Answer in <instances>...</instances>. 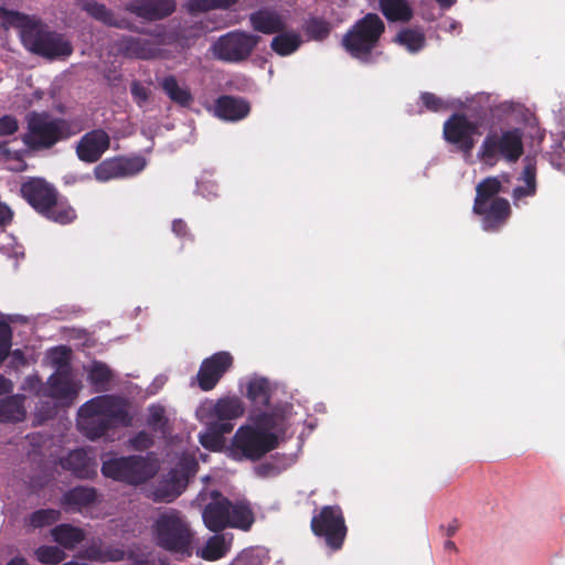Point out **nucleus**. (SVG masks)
I'll use <instances>...</instances> for the list:
<instances>
[{"instance_id": "f257e3e1", "label": "nucleus", "mask_w": 565, "mask_h": 565, "mask_svg": "<svg viewBox=\"0 0 565 565\" xmlns=\"http://www.w3.org/2000/svg\"><path fill=\"white\" fill-rule=\"evenodd\" d=\"M131 423L128 404L119 396L99 395L78 409L77 426L90 440H97L117 427H129Z\"/></svg>"}, {"instance_id": "f03ea898", "label": "nucleus", "mask_w": 565, "mask_h": 565, "mask_svg": "<svg viewBox=\"0 0 565 565\" xmlns=\"http://www.w3.org/2000/svg\"><path fill=\"white\" fill-rule=\"evenodd\" d=\"M26 131L21 141L31 151L52 149L60 141L77 135L82 127L74 120L54 117L47 111L32 110L25 116Z\"/></svg>"}, {"instance_id": "7ed1b4c3", "label": "nucleus", "mask_w": 565, "mask_h": 565, "mask_svg": "<svg viewBox=\"0 0 565 565\" xmlns=\"http://www.w3.org/2000/svg\"><path fill=\"white\" fill-rule=\"evenodd\" d=\"M503 190L498 177H487L476 186L472 212L481 217L486 232L500 231L511 216V205L505 198L498 196Z\"/></svg>"}, {"instance_id": "20e7f679", "label": "nucleus", "mask_w": 565, "mask_h": 565, "mask_svg": "<svg viewBox=\"0 0 565 565\" xmlns=\"http://www.w3.org/2000/svg\"><path fill=\"white\" fill-rule=\"evenodd\" d=\"M21 196L45 218L65 225L76 218L75 210L58 199L57 190L42 178H30L21 184Z\"/></svg>"}, {"instance_id": "39448f33", "label": "nucleus", "mask_w": 565, "mask_h": 565, "mask_svg": "<svg viewBox=\"0 0 565 565\" xmlns=\"http://www.w3.org/2000/svg\"><path fill=\"white\" fill-rule=\"evenodd\" d=\"M209 502L202 512L205 526L212 532H220L227 527L247 531L254 523V514L246 502L233 503L218 490L210 492Z\"/></svg>"}, {"instance_id": "423d86ee", "label": "nucleus", "mask_w": 565, "mask_h": 565, "mask_svg": "<svg viewBox=\"0 0 565 565\" xmlns=\"http://www.w3.org/2000/svg\"><path fill=\"white\" fill-rule=\"evenodd\" d=\"M24 18L26 22L21 29V41L28 51L50 61L72 55L73 45L64 34L51 30L41 20Z\"/></svg>"}, {"instance_id": "0eeeda50", "label": "nucleus", "mask_w": 565, "mask_h": 565, "mask_svg": "<svg viewBox=\"0 0 565 565\" xmlns=\"http://www.w3.org/2000/svg\"><path fill=\"white\" fill-rule=\"evenodd\" d=\"M153 527L159 547L172 554L192 555L194 534L180 511L171 509L161 513Z\"/></svg>"}, {"instance_id": "6e6552de", "label": "nucleus", "mask_w": 565, "mask_h": 565, "mask_svg": "<svg viewBox=\"0 0 565 565\" xmlns=\"http://www.w3.org/2000/svg\"><path fill=\"white\" fill-rule=\"evenodd\" d=\"M384 31L385 24L379 14L366 13L347 31L341 43L352 57L369 64Z\"/></svg>"}, {"instance_id": "1a4fd4ad", "label": "nucleus", "mask_w": 565, "mask_h": 565, "mask_svg": "<svg viewBox=\"0 0 565 565\" xmlns=\"http://www.w3.org/2000/svg\"><path fill=\"white\" fill-rule=\"evenodd\" d=\"M524 152L523 132L519 128L490 130L478 151L479 160L494 167L500 160L515 163Z\"/></svg>"}, {"instance_id": "9d476101", "label": "nucleus", "mask_w": 565, "mask_h": 565, "mask_svg": "<svg viewBox=\"0 0 565 565\" xmlns=\"http://www.w3.org/2000/svg\"><path fill=\"white\" fill-rule=\"evenodd\" d=\"M158 471V465L147 456L130 455L114 457L102 465V473L115 481L129 486H140L153 478Z\"/></svg>"}, {"instance_id": "9b49d317", "label": "nucleus", "mask_w": 565, "mask_h": 565, "mask_svg": "<svg viewBox=\"0 0 565 565\" xmlns=\"http://www.w3.org/2000/svg\"><path fill=\"white\" fill-rule=\"evenodd\" d=\"M278 444L275 433L264 431L257 426H243L234 435L231 452L234 459L256 461L276 449Z\"/></svg>"}, {"instance_id": "f8f14e48", "label": "nucleus", "mask_w": 565, "mask_h": 565, "mask_svg": "<svg viewBox=\"0 0 565 565\" xmlns=\"http://www.w3.org/2000/svg\"><path fill=\"white\" fill-rule=\"evenodd\" d=\"M262 38L243 30H233L217 38L210 47L215 60L238 64L247 61Z\"/></svg>"}, {"instance_id": "ddd939ff", "label": "nucleus", "mask_w": 565, "mask_h": 565, "mask_svg": "<svg viewBox=\"0 0 565 565\" xmlns=\"http://www.w3.org/2000/svg\"><path fill=\"white\" fill-rule=\"evenodd\" d=\"M310 529L315 536L322 539L326 546L332 552L343 547L348 526L342 509L339 505H324L310 522Z\"/></svg>"}, {"instance_id": "4468645a", "label": "nucleus", "mask_w": 565, "mask_h": 565, "mask_svg": "<svg viewBox=\"0 0 565 565\" xmlns=\"http://www.w3.org/2000/svg\"><path fill=\"white\" fill-rule=\"evenodd\" d=\"M477 121L469 119L463 113H454L443 126V137L447 143L465 158H470L480 136Z\"/></svg>"}, {"instance_id": "2eb2a0df", "label": "nucleus", "mask_w": 565, "mask_h": 565, "mask_svg": "<svg viewBox=\"0 0 565 565\" xmlns=\"http://www.w3.org/2000/svg\"><path fill=\"white\" fill-rule=\"evenodd\" d=\"M146 159L141 156H117L99 162L94 168V175L99 182L129 178L141 172L146 168Z\"/></svg>"}, {"instance_id": "dca6fc26", "label": "nucleus", "mask_w": 565, "mask_h": 565, "mask_svg": "<svg viewBox=\"0 0 565 565\" xmlns=\"http://www.w3.org/2000/svg\"><path fill=\"white\" fill-rule=\"evenodd\" d=\"M67 353L66 348H61V356L54 359L58 366L47 380V395L55 399L73 402L77 396V388L72 377Z\"/></svg>"}, {"instance_id": "f3484780", "label": "nucleus", "mask_w": 565, "mask_h": 565, "mask_svg": "<svg viewBox=\"0 0 565 565\" xmlns=\"http://www.w3.org/2000/svg\"><path fill=\"white\" fill-rule=\"evenodd\" d=\"M234 359L227 351H218L204 359L195 376L198 386L203 392L212 391L233 366Z\"/></svg>"}, {"instance_id": "a211bd4d", "label": "nucleus", "mask_w": 565, "mask_h": 565, "mask_svg": "<svg viewBox=\"0 0 565 565\" xmlns=\"http://www.w3.org/2000/svg\"><path fill=\"white\" fill-rule=\"evenodd\" d=\"M114 49L117 55L140 61L156 60L160 57L162 53L160 44L157 41L126 34L120 35L114 42Z\"/></svg>"}, {"instance_id": "6ab92c4d", "label": "nucleus", "mask_w": 565, "mask_h": 565, "mask_svg": "<svg viewBox=\"0 0 565 565\" xmlns=\"http://www.w3.org/2000/svg\"><path fill=\"white\" fill-rule=\"evenodd\" d=\"M110 148V137L102 128L84 134L77 141L75 152L79 161L95 163Z\"/></svg>"}, {"instance_id": "aec40b11", "label": "nucleus", "mask_w": 565, "mask_h": 565, "mask_svg": "<svg viewBox=\"0 0 565 565\" xmlns=\"http://www.w3.org/2000/svg\"><path fill=\"white\" fill-rule=\"evenodd\" d=\"M175 9V0H131L124 6L126 12L147 22L163 20L170 17Z\"/></svg>"}, {"instance_id": "412c9836", "label": "nucleus", "mask_w": 565, "mask_h": 565, "mask_svg": "<svg viewBox=\"0 0 565 565\" xmlns=\"http://www.w3.org/2000/svg\"><path fill=\"white\" fill-rule=\"evenodd\" d=\"M196 463L193 462L191 467L185 469H172L154 488L152 494L153 500L157 502H172L177 499L186 488L189 482V475Z\"/></svg>"}, {"instance_id": "4be33fe9", "label": "nucleus", "mask_w": 565, "mask_h": 565, "mask_svg": "<svg viewBox=\"0 0 565 565\" xmlns=\"http://www.w3.org/2000/svg\"><path fill=\"white\" fill-rule=\"evenodd\" d=\"M61 467L71 471L78 479H93L97 476V461L95 457L83 448L68 452L61 459Z\"/></svg>"}, {"instance_id": "5701e85b", "label": "nucleus", "mask_w": 565, "mask_h": 565, "mask_svg": "<svg viewBox=\"0 0 565 565\" xmlns=\"http://www.w3.org/2000/svg\"><path fill=\"white\" fill-rule=\"evenodd\" d=\"M81 8L90 18L107 26L120 30H128L132 32L138 31L136 24L132 21L124 17H116L113 10H110L104 3H100L96 0H85L81 4Z\"/></svg>"}, {"instance_id": "b1692460", "label": "nucleus", "mask_w": 565, "mask_h": 565, "mask_svg": "<svg viewBox=\"0 0 565 565\" xmlns=\"http://www.w3.org/2000/svg\"><path fill=\"white\" fill-rule=\"evenodd\" d=\"M248 19L253 30L263 34L280 33L286 28L282 17L269 8L252 12Z\"/></svg>"}, {"instance_id": "393cba45", "label": "nucleus", "mask_w": 565, "mask_h": 565, "mask_svg": "<svg viewBox=\"0 0 565 565\" xmlns=\"http://www.w3.org/2000/svg\"><path fill=\"white\" fill-rule=\"evenodd\" d=\"M250 111L248 102L243 98L223 95L215 102V114L217 117L236 121L245 118Z\"/></svg>"}, {"instance_id": "a878e982", "label": "nucleus", "mask_w": 565, "mask_h": 565, "mask_svg": "<svg viewBox=\"0 0 565 565\" xmlns=\"http://www.w3.org/2000/svg\"><path fill=\"white\" fill-rule=\"evenodd\" d=\"M289 413V406L275 407L270 412L258 414L255 417V425L264 431L275 430L284 434L287 430Z\"/></svg>"}, {"instance_id": "bb28decb", "label": "nucleus", "mask_w": 565, "mask_h": 565, "mask_svg": "<svg viewBox=\"0 0 565 565\" xmlns=\"http://www.w3.org/2000/svg\"><path fill=\"white\" fill-rule=\"evenodd\" d=\"M97 493L94 488L75 487L66 491L61 498V504L66 509L81 511L82 508H87L95 503Z\"/></svg>"}, {"instance_id": "cd10ccee", "label": "nucleus", "mask_w": 565, "mask_h": 565, "mask_svg": "<svg viewBox=\"0 0 565 565\" xmlns=\"http://www.w3.org/2000/svg\"><path fill=\"white\" fill-rule=\"evenodd\" d=\"M53 540L66 550H74L85 537V531L68 523H62L51 530Z\"/></svg>"}, {"instance_id": "c85d7f7f", "label": "nucleus", "mask_w": 565, "mask_h": 565, "mask_svg": "<svg viewBox=\"0 0 565 565\" xmlns=\"http://www.w3.org/2000/svg\"><path fill=\"white\" fill-rule=\"evenodd\" d=\"M245 412L244 404L239 397H222L214 404L211 415L216 419L233 420L241 417Z\"/></svg>"}, {"instance_id": "c756f323", "label": "nucleus", "mask_w": 565, "mask_h": 565, "mask_svg": "<svg viewBox=\"0 0 565 565\" xmlns=\"http://www.w3.org/2000/svg\"><path fill=\"white\" fill-rule=\"evenodd\" d=\"M160 87L171 102L180 107H190L193 96L188 87L179 85L174 75H167L160 82Z\"/></svg>"}, {"instance_id": "7c9ffc66", "label": "nucleus", "mask_w": 565, "mask_h": 565, "mask_svg": "<svg viewBox=\"0 0 565 565\" xmlns=\"http://www.w3.org/2000/svg\"><path fill=\"white\" fill-rule=\"evenodd\" d=\"M24 397L13 395L6 399H0V422L19 423L25 418V409L23 406Z\"/></svg>"}, {"instance_id": "2f4dec72", "label": "nucleus", "mask_w": 565, "mask_h": 565, "mask_svg": "<svg viewBox=\"0 0 565 565\" xmlns=\"http://www.w3.org/2000/svg\"><path fill=\"white\" fill-rule=\"evenodd\" d=\"M380 9L388 21L408 22L413 18L407 0H380Z\"/></svg>"}, {"instance_id": "473e14b6", "label": "nucleus", "mask_w": 565, "mask_h": 565, "mask_svg": "<svg viewBox=\"0 0 565 565\" xmlns=\"http://www.w3.org/2000/svg\"><path fill=\"white\" fill-rule=\"evenodd\" d=\"M124 551L102 546V541L93 542L82 552V557L94 562H118L124 558Z\"/></svg>"}, {"instance_id": "72a5a7b5", "label": "nucleus", "mask_w": 565, "mask_h": 565, "mask_svg": "<svg viewBox=\"0 0 565 565\" xmlns=\"http://www.w3.org/2000/svg\"><path fill=\"white\" fill-rule=\"evenodd\" d=\"M246 396L254 404L267 407L270 403V384L264 379H254L247 385Z\"/></svg>"}, {"instance_id": "f704fd0d", "label": "nucleus", "mask_w": 565, "mask_h": 565, "mask_svg": "<svg viewBox=\"0 0 565 565\" xmlns=\"http://www.w3.org/2000/svg\"><path fill=\"white\" fill-rule=\"evenodd\" d=\"M87 379L97 392H104L108 388V384L113 380V372L107 364L100 361H94L89 366Z\"/></svg>"}, {"instance_id": "c9c22d12", "label": "nucleus", "mask_w": 565, "mask_h": 565, "mask_svg": "<svg viewBox=\"0 0 565 565\" xmlns=\"http://www.w3.org/2000/svg\"><path fill=\"white\" fill-rule=\"evenodd\" d=\"M301 44V38L297 33L280 32L270 43V47L280 56H287L296 52Z\"/></svg>"}, {"instance_id": "e433bc0d", "label": "nucleus", "mask_w": 565, "mask_h": 565, "mask_svg": "<svg viewBox=\"0 0 565 565\" xmlns=\"http://www.w3.org/2000/svg\"><path fill=\"white\" fill-rule=\"evenodd\" d=\"M239 0H189L186 8L190 14L205 13L213 10H228Z\"/></svg>"}, {"instance_id": "4c0bfd02", "label": "nucleus", "mask_w": 565, "mask_h": 565, "mask_svg": "<svg viewBox=\"0 0 565 565\" xmlns=\"http://www.w3.org/2000/svg\"><path fill=\"white\" fill-rule=\"evenodd\" d=\"M394 41L411 53H417L425 46L426 39L424 33L418 30L403 29L396 34Z\"/></svg>"}, {"instance_id": "58836bf2", "label": "nucleus", "mask_w": 565, "mask_h": 565, "mask_svg": "<svg viewBox=\"0 0 565 565\" xmlns=\"http://www.w3.org/2000/svg\"><path fill=\"white\" fill-rule=\"evenodd\" d=\"M227 552L228 546L226 544L224 535L216 534L211 536L206 541L200 555L203 559L213 562L224 557Z\"/></svg>"}, {"instance_id": "ea45409f", "label": "nucleus", "mask_w": 565, "mask_h": 565, "mask_svg": "<svg viewBox=\"0 0 565 565\" xmlns=\"http://www.w3.org/2000/svg\"><path fill=\"white\" fill-rule=\"evenodd\" d=\"M61 518V512L55 509H40L32 512L26 519L25 523L32 529H41L52 525Z\"/></svg>"}, {"instance_id": "a19ab883", "label": "nucleus", "mask_w": 565, "mask_h": 565, "mask_svg": "<svg viewBox=\"0 0 565 565\" xmlns=\"http://www.w3.org/2000/svg\"><path fill=\"white\" fill-rule=\"evenodd\" d=\"M36 559L44 565H57L65 558V553L58 546L42 545L34 552Z\"/></svg>"}, {"instance_id": "79ce46f5", "label": "nucleus", "mask_w": 565, "mask_h": 565, "mask_svg": "<svg viewBox=\"0 0 565 565\" xmlns=\"http://www.w3.org/2000/svg\"><path fill=\"white\" fill-rule=\"evenodd\" d=\"M147 424L154 431L166 433L168 426V418L166 417V409L161 405H151L149 407V416Z\"/></svg>"}, {"instance_id": "37998d69", "label": "nucleus", "mask_w": 565, "mask_h": 565, "mask_svg": "<svg viewBox=\"0 0 565 565\" xmlns=\"http://www.w3.org/2000/svg\"><path fill=\"white\" fill-rule=\"evenodd\" d=\"M12 347V329L8 322L0 320V365L9 356Z\"/></svg>"}, {"instance_id": "c03bdc74", "label": "nucleus", "mask_w": 565, "mask_h": 565, "mask_svg": "<svg viewBox=\"0 0 565 565\" xmlns=\"http://www.w3.org/2000/svg\"><path fill=\"white\" fill-rule=\"evenodd\" d=\"M307 33L315 40H323L330 33V25L322 19H311L307 23Z\"/></svg>"}, {"instance_id": "a18cd8bd", "label": "nucleus", "mask_w": 565, "mask_h": 565, "mask_svg": "<svg viewBox=\"0 0 565 565\" xmlns=\"http://www.w3.org/2000/svg\"><path fill=\"white\" fill-rule=\"evenodd\" d=\"M130 94L137 106L141 108L148 103L151 96V90L142 85L141 82L135 79L130 84Z\"/></svg>"}, {"instance_id": "49530a36", "label": "nucleus", "mask_w": 565, "mask_h": 565, "mask_svg": "<svg viewBox=\"0 0 565 565\" xmlns=\"http://www.w3.org/2000/svg\"><path fill=\"white\" fill-rule=\"evenodd\" d=\"M201 445L209 450H220L224 445V438H220L206 426V430L200 435Z\"/></svg>"}, {"instance_id": "de8ad7c7", "label": "nucleus", "mask_w": 565, "mask_h": 565, "mask_svg": "<svg viewBox=\"0 0 565 565\" xmlns=\"http://www.w3.org/2000/svg\"><path fill=\"white\" fill-rule=\"evenodd\" d=\"M1 160L13 161V164L9 168L13 172H23L28 168V164L23 160L22 154L18 151L13 152L10 149H3L1 152Z\"/></svg>"}, {"instance_id": "09e8293b", "label": "nucleus", "mask_w": 565, "mask_h": 565, "mask_svg": "<svg viewBox=\"0 0 565 565\" xmlns=\"http://www.w3.org/2000/svg\"><path fill=\"white\" fill-rule=\"evenodd\" d=\"M153 445V439L150 434L145 430L137 433L129 439V446L135 450H147Z\"/></svg>"}, {"instance_id": "8fccbe9b", "label": "nucleus", "mask_w": 565, "mask_h": 565, "mask_svg": "<svg viewBox=\"0 0 565 565\" xmlns=\"http://www.w3.org/2000/svg\"><path fill=\"white\" fill-rule=\"evenodd\" d=\"M19 130L18 119L12 115L0 117V136H12Z\"/></svg>"}, {"instance_id": "3c124183", "label": "nucleus", "mask_w": 565, "mask_h": 565, "mask_svg": "<svg viewBox=\"0 0 565 565\" xmlns=\"http://www.w3.org/2000/svg\"><path fill=\"white\" fill-rule=\"evenodd\" d=\"M420 99L427 110L439 111L445 108V104L437 95L425 92L420 95Z\"/></svg>"}, {"instance_id": "603ef678", "label": "nucleus", "mask_w": 565, "mask_h": 565, "mask_svg": "<svg viewBox=\"0 0 565 565\" xmlns=\"http://www.w3.org/2000/svg\"><path fill=\"white\" fill-rule=\"evenodd\" d=\"M521 179L525 185L536 190V166L532 160H526Z\"/></svg>"}, {"instance_id": "864d4df0", "label": "nucleus", "mask_w": 565, "mask_h": 565, "mask_svg": "<svg viewBox=\"0 0 565 565\" xmlns=\"http://www.w3.org/2000/svg\"><path fill=\"white\" fill-rule=\"evenodd\" d=\"M207 427L213 430L220 438H224L226 434H230L234 425L228 420L216 419L209 423Z\"/></svg>"}, {"instance_id": "5fc2aeb1", "label": "nucleus", "mask_w": 565, "mask_h": 565, "mask_svg": "<svg viewBox=\"0 0 565 565\" xmlns=\"http://www.w3.org/2000/svg\"><path fill=\"white\" fill-rule=\"evenodd\" d=\"M13 218V211L4 202H0V228L8 226Z\"/></svg>"}, {"instance_id": "6e6d98bb", "label": "nucleus", "mask_w": 565, "mask_h": 565, "mask_svg": "<svg viewBox=\"0 0 565 565\" xmlns=\"http://www.w3.org/2000/svg\"><path fill=\"white\" fill-rule=\"evenodd\" d=\"M256 475L262 478L275 476L277 467L271 462H263L255 468Z\"/></svg>"}, {"instance_id": "4d7b16f0", "label": "nucleus", "mask_w": 565, "mask_h": 565, "mask_svg": "<svg viewBox=\"0 0 565 565\" xmlns=\"http://www.w3.org/2000/svg\"><path fill=\"white\" fill-rule=\"evenodd\" d=\"M199 190L204 196H207L209 199L212 196L218 195L217 194V185L211 181L202 182L199 185Z\"/></svg>"}, {"instance_id": "13d9d810", "label": "nucleus", "mask_w": 565, "mask_h": 565, "mask_svg": "<svg viewBox=\"0 0 565 565\" xmlns=\"http://www.w3.org/2000/svg\"><path fill=\"white\" fill-rule=\"evenodd\" d=\"M172 232L179 237H185L189 234V228L183 220L177 218L172 222Z\"/></svg>"}, {"instance_id": "bf43d9fd", "label": "nucleus", "mask_w": 565, "mask_h": 565, "mask_svg": "<svg viewBox=\"0 0 565 565\" xmlns=\"http://www.w3.org/2000/svg\"><path fill=\"white\" fill-rule=\"evenodd\" d=\"M535 191H536L535 189L530 188L527 185H525V186H516L513 190V198L515 200H520V199L525 198V196L534 195Z\"/></svg>"}, {"instance_id": "052dcab7", "label": "nucleus", "mask_w": 565, "mask_h": 565, "mask_svg": "<svg viewBox=\"0 0 565 565\" xmlns=\"http://www.w3.org/2000/svg\"><path fill=\"white\" fill-rule=\"evenodd\" d=\"M439 529L446 536L451 537L459 529L458 520L454 519L447 526L440 525Z\"/></svg>"}, {"instance_id": "680f3d73", "label": "nucleus", "mask_w": 565, "mask_h": 565, "mask_svg": "<svg viewBox=\"0 0 565 565\" xmlns=\"http://www.w3.org/2000/svg\"><path fill=\"white\" fill-rule=\"evenodd\" d=\"M13 390L12 382L7 379L4 375L0 374V395H4L11 393Z\"/></svg>"}, {"instance_id": "e2e57ef3", "label": "nucleus", "mask_w": 565, "mask_h": 565, "mask_svg": "<svg viewBox=\"0 0 565 565\" xmlns=\"http://www.w3.org/2000/svg\"><path fill=\"white\" fill-rule=\"evenodd\" d=\"M44 411L43 419L51 418L55 415V408L51 407L49 403H42L40 412Z\"/></svg>"}, {"instance_id": "0e129e2a", "label": "nucleus", "mask_w": 565, "mask_h": 565, "mask_svg": "<svg viewBox=\"0 0 565 565\" xmlns=\"http://www.w3.org/2000/svg\"><path fill=\"white\" fill-rule=\"evenodd\" d=\"M7 565H29L24 557L15 556Z\"/></svg>"}, {"instance_id": "69168bd1", "label": "nucleus", "mask_w": 565, "mask_h": 565, "mask_svg": "<svg viewBox=\"0 0 565 565\" xmlns=\"http://www.w3.org/2000/svg\"><path fill=\"white\" fill-rule=\"evenodd\" d=\"M457 0H436V2L439 4L443 9H449L456 3Z\"/></svg>"}, {"instance_id": "338daca9", "label": "nucleus", "mask_w": 565, "mask_h": 565, "mask_svg": "<svg viewBox=\"0 0 565 565\" xmlns=\"http://www.w3.org/2000/svg\"><path fill=\"white\" fill-rule=\"evenodd\" d=\"M1 17H21V14L19 12H14V11H8L6 10L4 8H1L0 7V18Z\"/></svg>"}, {"instance_id": "774afa93", "label": "nucleus", "mask_w": 565, "mask_h": 565, "mask_svg": "<svg viewBox=\"0 0 565 565\" xmlns=\"http://www.w3.org/2000/svg\"><path fill=\"white\" fill-rule=\"evenodd\" d=\"M444 547H445V550H448V551H455V552L457 551L455 542H452L450 540L445 542Z\"/></svg>"}]
</instances>
